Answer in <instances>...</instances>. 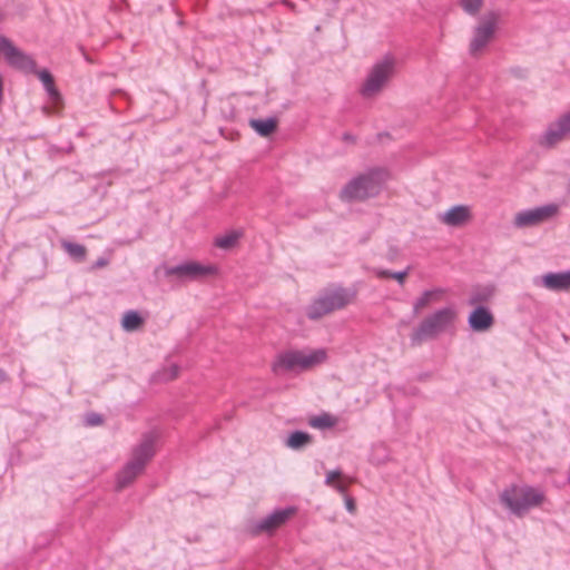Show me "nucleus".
Masks as SVG:
<instances>
[{
  "instance_id": "obj_1",
  "label": "nucleus",
  "mask_w": 570,
  "mask_h": 570,
  "mask_svg": "<svg viewBox=\"0 0 570 570\" xmlns=\"http://www.w3.org/2000/svg\"><path fill=\"white\" fill-rule=\"evenodd\" d=\"M387 179V171L373 168L350 180L340 193L343 202L365 200L380 194Z\"/></svg>"
},
{
  "instance_id": "obj_2",
  "label": "nucleus",
  "mask_w": 570,
  "mask_h": 570,
  "mask_svg": "<svg viewBox=\"0 0 570 570\" xmlns=\"http://www.w3.org/2000/svg\"><path fill=\"white\" fill-rule=\"evenodd\" d=\"M499 499L512 514L522 518L529 510L540 507L546 497L537 488L511 484L500 493Z\"/></svg>"
},
{
  "instance_id": "obj_3",
  "label": "nucleus",
  "mask_w": 570,
  "mask_h": 570,
  "mask_svg": "<svg viewBox=\"0 0 570 570\" xmlns=\"http://www.w3.org/2000/svg\"><path fill=\"white\" fill-rule=\"evenodd\" d=\"M455 318L456 311L451 306L440 308L428 315L411 333L412 345H421L423 342L436 338L453 326Z\"/></svg>"
},
{
  "instance_id": "obj_4",
  "label": "nucleus",
  "mask_w": 570,
  "mask_h": 570,
  "mask_svg": "<svg viewBox=\"0 0 570 570\" xmlns=\"http://www.w3.org/2000/svg\"><path fill=\"white\" fill-rule=\"evenodd\" d=\"M155 454V436L153 434L144 435L140 443L132 450L131 459L117 475L118 491L130 485L136 478L142 473L146 464Z\"/></svg>"
},
{
  "instance_id": "obj_5",
  "label": "nucleus",
  "mask_w": 570,
  "mask_h": 570,
  "mask_svg": "<svg viewBox=\"0 0 570 570\" xmlns=\"http://www.w3.org/2000/svg\"><path fill=\"white\" fill-rule=\"evenodd\" d=\"M355 292L341 286L324 289L307 307L309 320H318L334 311L342 309L353 302Z\"/></svg>"
},
{
  "instance_id": "obj_6",
  "label": "nucleus",
  "mask_w": 570,
  "mask_h": 570,
  "mask_svg": "<svg viewBox=\"0 0 570 570\" xmlns=\"http://www.w3.org/2000/svg\"><path fill=\"white\" fill-rule=\"evenodd\" d=\"M326 358V352L323 348L311 353L303 351H287L278 355L273 364V372L277 375L285 372H299L308 370L323 363Z\"/></svg>"
},
{
  "instance_id": "obj_7",
  "label": "nucleus",
  "mask_w": 570,
  "mask_h": 570,
  "mask_svg": "<svg viewBox=\"0 0 570 570\" xmlns=\"http://www.w3.org/2000/svg\"><path fill=\"white\" fill-rule=\"evenodd\" d=\"M394 72L395 59L392 56H385L370 70L361 88V95L364 98L375 97L386 87Z\"/></svg>"
},
{
  "instance_id": "obj_8",
  "label": "nucleus",
  "mask_w": 570,
  "mask_h": 570,
  "mask_svg": "<svg viewBox=\"0 0 570 570\" xmlns=\"http://www.w3.org/2000/svg\"><path fill=\"white\" fill-rule=\"evenodd\" d=\"M0 52L3 55L6 62L26 73H35L37 63L31 56L16 47L7 37H0Z\"/></svg>"
},
{
  "instance_id": "obj_9",
  "label": "nucleus",
  "mask_w": 570,
  "mask_h": 570,
  "mask_svg": "<svg viewBox=\"0 0 570 570\" xmlns=\"http://www.w3.org/2000/svg\"><path fill=\"white\" fill-rule=\"evenodd\" d=\"M559 212L557 204H547L515 214L513 224L518 228L538 226L553 218Z\"/></svg>"
},
{
  "instance_id": "obj_10",
  "label": "nucleus",
  "mask_w": 570,
  "mask_h": 570,
  "mask_svg": "<svg viewBox=\"0 0 570 570\" xmlns=\"http://www.w3.org/2000/svg\"><path fill=\"white\" fill-rule=\"evenodd\" d=\"M216 273V268L212 265H202L197 262H187L176 266H166L165 275L167 277H176L179 281H196Z\"/></svg>"
},
{
  "instance_id": "obj_11",
  "label": "nucleus",
  "mask_w": 570,
  "mask_h": 570,
  "mask_svg": "<svg viewBox=\"0 0 570 570\" xmlns=\"http://www.w3.org/2000/svg\"><path fill=\"white\" fill-rule=\"evenodd\" d=\"M499 14L495 12L488 13L483 20L475 27L474 36L470 42V53L476 55L493 38Z\"/></svg>"
},
{
  "instance_id": "obj_12",
  "label": "nucleus",
  "mask_w": 570,
  "mask_h": 570,
  "mask_svg": "<svg viewBox=\"0 0 570 570\" xmlns=\"http://www.w3.org/2000/svg\"><path fill=\"white\" fill-rule=\"evenodd\" d=\"M294 513H295L294 508L276 510L273 513H271L269 515L255 522L252 527V532L254 534H259L263 532H267V533L273 532L275 529H277L282 524H284Z\"/></svg>"
},
{
  "instance_id": "obj_13",
  "label": "nucleus",
  "mask_w": 570,
  "mask_h": 570,
  "mask_svg": "<svg viewBox=\"0 0 570 570\" xmlns=\"http://www.w3.org/2000/svg\"><path fill=\"white\" fill-rule=\"evenodd\" d=\"M469 326L474 332H485L494 324V316L484 306L474 308L468 318Z\"/></svg>"
},
{
  "instance_id": "obj_14",
  "label": "nucleus",
  "mask_w": 570,
  "mask_h": 570,
  "mask_svg": "<svg viewBox=\"0 0 570 570\" xmlns=\"http://www.w3.org/2000/svg\"><path fill=\"white\" fill-rule=\"evenodd\" d=\"M541 284L550 291L568 292L570 291V271L547 273L541 277Z\"/></svg>"
},
{
  "instance_id": "obj_15",
  "label": "nucleus",
  "mask_w": 570,
  "mask_h": 570,
  "mask_svg": "<svg viewBox=\"0 0 570 570\" xmlns=\"http://www.w3.org/2000/svg\"><path fill=\"white\" fill-rule=\"evenodd\" d=\"M566 136L567 134L562 130L560 126H558L556 121L550 124L547 130L540 137L539 145L550 149L556 147L560 141H562Z\"/></svg>"
},
{
  "instance_id": "obj_16",
  "label": "nucleus",
  "mask_w": 570,
  "mask_h": 570,
  "mask_svg": "<svg viewBox=\"0 0 570 570\" xmlns=\"http://www.w3.org/2000/svg\"><path fill=\"white\" fill-rule=\"evenodd\" d=\"M470 218L469 207L463 205L453 206L442 216V222L448 226H461Z\"/></svg>"
},
{
  "instance_id": "obj_17",
  "label": "nucleus",
  "mask_w": 570,
  "mask_h": 570,
  "mask_svg": "<svg viewBox=\"0 0 570 570\" xmlns=\"http://www.w3.org/2000/svg\"><path fill=\"white\" fill-rule=\"evenodd\" d=\"M444 294L445 289L441 287L424 291L423 294L413 303L414 313H419L432 303L440 302Z\"/></svg>"
},
{
  "instance_id": "obj_18",
  "label": "nucleus",
  "mask_w": 570,
  "mask_h": 570,
  "mask_svg": "<svg viewBox=\"0 0 570 570\" xmlns=\"http://www.w3.org/2000/svg\"><path fill=\"white\" fill-rule=\"evenodd\" d=\"M494 292H495V288L492 285L476 286L475 288H473V291L470 295L469 304L478 305V304L487 303L493 297Z\"/></svg>"
},
{
  "instance_id": "obj_19",
  "label": "nucleus",
  "mask_w": 570,
  "mask_h": 570,
  "mask_svg": "<svg viewBox=\"0 0 570 570\" xmlns=\"http://www.w3.org/2000/svg\"><path fill=\"white\" fill-rule=\"evenodd\" d=\"M249 125L259 136L267 137L276 130L277 120L272 117L266 119H250Z\"/></svg>"
},
{
  "instance_id": "obj_20",
  "label": "nucleus",
  "mask_w": 570,
  "mask_h": 570,
  "mask_svg": "<svg viewBox=\"0 0 570 570\" xmlns=\"http://www.w3.org/2000/svg\"><path fill=\"white\" fill-rule=\"evenodd\" d=\"M312 442V436L307 432L295 431L286 440V446L293 450H301Z\"/></svg>"
},
{
  "instance_id": "obj_21",
  "label": "nucleus",
  "mask_w": 570,
  "mask_h": 570,
  "mask_svg": "<svg viewBox=\"0 0 570 570\" xmlns=\"http://www.w3.org/2000/svg\"><path fill=\"white\" fill-rule=\"evenodd\" d=\"M36 72H37L40 81L43 83V87H45L46 91L48 92L49 97L53 101H58L60 99V94L58 92V90L55 86V80H53L52 75L46 69L40 70V71L36 70Z\"/></svg>"
},
{
  "instance_id": "obj_22",
  "label": "nucleus",
  "mask_w": 570,
  "mask_h": 570,
  "mask_svg": "<svg viewBox=\"0 0 570 570\" xmlns=\"http://www.w3.org/2000/svg\"><path fill=\"white\" fill-rule=\"evenodd\" d=\"M61 246L73 261L83 262L86 259L87 249L83 245L62 240Z\"/></svg>"
},
{
  "instance_id": "obj_23",
  "label": "nucleus",
  "mask_w": 570,
  "mask_h": 570,
  "mask_svg": "<svg viewBox=\"0 0 570 570\" xmlns=\"http://www.w3.org/2000/svg\"><path fill=\"white\" fill-rule=\"evenodd\" d=\"M142 323L144 318L136 311L126 312L121 321L124 330L128 332L138 330Z\"/></svg>"
},
{
  "instance_id": "obj_24",
  "label": "nucleus",
  "mask_w": 570,
  "mask_h": 570,
  "mask_svg": "<svg viewBox=\"0 0 570 570\" xmlns=\"http://www.w3.org/2000/svg\"><path fill=\"white\" fill-rule=\"evenodd\" d=\"M336 424V419L327 413L315 416L309 421V425L316 429H330Z\"/></svg>"
},
{
  "instance_id": "obj_25",
  "label": "nucleus",
  "mask_w": 570,
  "mask_h": 570,
  "mask_svg": "<svg viewBox=\"0 0 570 570\" xmlns=\"http://www.w3.org/2000/svg\"><path fill=\"white\" fill-rule=\"evenodd\" d=\"M238 238L239 234L233 232L227 235L217 237L215 240V245L222 249H229L237 243Z\"/></svg>"
},
{
  "instance_id": "obj_26",
  "label": "nucleus",
  "mask_w": 570,
  "mask_h": 570,
  "mask_svg": "<svg viewBox=\"0 0 570 570\" xmlns=\"http://www.w3.org/2000/svg\"><path fill=\"white\" fill-rule=\"evenodd\" d=\"M179 367L176 364H171L168 368L158 372L155 377L157 381L167 382L175 380L178 376Z\"/></svg>"
},
{
  "instance_id": "obj_27",
  "label": "nucleus",
  "mask_w": 570,
  "mask_h": 570,
  "mask_svg": "<svg viewBox=\"0 0 570 570\" xmlns=\"http://www.w3.org/2000/svg\"><path fill=\"white\" fill-rule=\"evenodd\" d=\"M463 10L469 14H475L482 7V0H460Z\"/></svg>"
},
{
  "instance_id": "obj_28",
  "label": "nucleus",
  "mask_w": 570,
  "mask_h": 570,
  "mask_svg": "<svg viewBox=\"0 0 570 570\" xmlns=\"http://www.w3.org/2000/svg\"><path fill=\"white\" fill-rule=\"evenodd\" d=\"M558 126L568 135L570 132V110L563 114L558 120Z\"/></svg>"
},
{
  "instance_id": "obj_29",
  "label": "nucleus",
  "mask_w": 570,
  "mask_h": 570,
  "mask_svg": "<svg viewBox=\"0 0 570 570\" xmlns=\"http://www.w3.org/2000/svg\"><path fill=\"white\" fill-rule=\"evenodd\" d=\"M102 423V417L100 414L97 413H89L86 415V424L89 426H97Z\"/></svg>"
},
{
  "instance_id": "obj_30",
  "label": "nucleus",
  "mask_w": 570,
  "mask_h": 570,
  "mask_svg": "<svg viewBox=\"0 0 570 570\" xmlns=\"http://www.w3.org/2000/svg\"><path fill=\"white\" fill-rule=\"evenodd\" d=\"M411 267H406V269L401 272H394L392 278L396 279L401 285L404 284L406 276L410 273Z\"/></svg>"
},
{
  "instance_id": "obj_31",
  "label": "nucleus",
  "mask_w": 570,
  "mask_h": 570,
  "mask_svg": "<svg viewBox=\"0 0 570 570\" xmlns=\"http://www.w3.org/2000/svg\"><path fill=\"white\" fill-rule=\"evenodd\" d=\"M109 264V261L105 257H99L94 265L90 267L91 271L106 267Z\"/></svg>"
},
{
  "instance_id": "obj_32",
  "label": "nucleus",
  "mask_w": 570,
  "mask_h": 570,
  "mask_svg": "<svg viewBox=\"0 0 570 570\" xmlns=\"http://www.w3.org/2000/svg\"><path fill=\"white\" fill-rule=\"evenodd\" d=\"M338 478H341V471H331L327 473L325 482H326V484L331 485L332 482Z\"/></svg>"
},
{
  "instance_id": "obj_33",
  "label": "nucleus",
  "mask_w": 570,
  "mask_h": 570,
  "mask_svg": "<svg viewBox=\"0 0 570 570\" xmlns=\"http://www.w3.org/2000/svg\"><path fill=\"white\" fill-rule=\"evenodd\" d=\"M393 273L394 272H391L389 269H376L375 271L376 276L380 278H387V277L392 278Z\"/></svg>"
},
{
  "instance_id": "obj_34",
  "label": "nucleus",
  "mask_w": 570,
  "mask_h": 570,
  "mask_svg": "<svg viewBox=\"0 0 570 570\" xmlns=\"http://www.w3.org/2000/svg\"><path fill=\"white\" fill-rule=\"evenodd\" d=\"M346 508L350 512H353L355 510V503H354L353 499L348 498L346 500Z\"/></svg>"
},
{
  "instance_id": "obj_35",
  "label": "nucleus",
  "mask_w": 570,
  "mask_h": 570,
  "mask_svg": "<svg viewBox=\"0 0 570 570\" xmlns=\"http://www.w3.org/2000/svg\"><path fill=\"white\" fill-rule=\"evenodd\" d=\"M7 380V374L4 371L0 370V383Z\"/></svg>"
},
{
  "instance_id": "obj_36",
  "label": "nucleus",
  "mask_w": 570,
  "mask_h": 570,
  "mask_svg": "<svg viewBox=\"0 0 570 570\" xmlns=\"http://www.w3.org/2000/svg\"><path fill=\"white\" fill-rule=\"evenodd\" d=\"M336 489H337L340 492H342V493L346 491V487H345V485H343V484H337V485H336Z\"/></svg>"
},
{
  "instance_id": "obj_37",
  "label": "nucleus",
  "mask_w": 570,
  "mask_h": 570,
  "mask_svg": "<svg viewBox=\"0 0 570 570\" xmlns=\"http://www.w3.org/2000/svg\"><path fill=\"white\" fill-rule=\"evenodd\" d=\"M344 138H345V139H350V138H351V136L346 134V135H344Z\"/></svg>"
},
{
  "instance_id": "obj_38",
  "label": "nucleus",
  "mask_w": 570,
  "mask_h": 570,
  "mask_svg": "<svg viewBox=\"0 0 570 570\" xmlns=\"http://www.w3.org/2000/svg\"><path fill=\"white\" fill-rule=\"evenodd\" d=\"M2 17H3V16H2V12L0 11V21L2 20Z\"/></svg>"
}]
</instances>
